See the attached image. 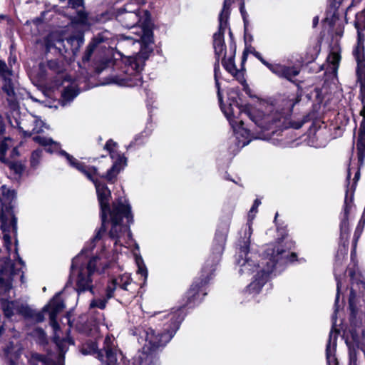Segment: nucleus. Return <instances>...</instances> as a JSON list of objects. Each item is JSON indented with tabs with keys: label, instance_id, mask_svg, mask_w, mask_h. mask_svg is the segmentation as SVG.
<instances>
[{
	"label": "nucleus",
	"instance_id": "obj_1",
	"mask_svg": "<svg viewBox=\"0 0 365 365\" xmlns=\"http://www.w3.org/2000/svg\"><path fill=\"white\" fill-rule=\"evenodd\" d=\"M219 64H215L214 76L220 108L233 128L239 145L244 147L252 139L270 140L272 135L283 127L284 114L272 105L261 106L259 108L250 104L239 106L232 96L237 94L233 90L228 93L230 101L229 106L224 105L219 83Z\"/></svg>",
	"mask_w": 365,
	"mask_h": 365
},
{
	"label": "nucleus",
	"instance_id": "obj_2",
	"mask_svg": "<svg viewBox=\"0 0 365 365\" xmlns=\"http://www.w3.org/2000/svg\"><path fill=\"white\" fill-rule=\"evenodd\" d=\"M60 153L66 158L72 167L83 173L95 185L101 207L102 226L94 237L93 241L101 245L106 241H113V251L120 252V250L118 247L128 245V241L131 239L128 225L122 222L124 218L126 219L127 223L133 220L130 205L125 200L120 199L113 202L110 209V190L103 182L94 178L97 175V169L95 167H86L64 150Z\"/></svg>",
	"mask_w": 365,
	"mask_h": 365
},
{
	"label": "nucleus",
	"instance_id": "obj_3",
	"mask_svg": "<svg viewBox=\"0 0 365 365\" xmlns=\"http://www.w3.org/2000/svg\"><path fill=\"white\" fill-rule=\"evenodd\" d=\"M250 239L244 237L240 245V252L237 258L239 273L241 275L254 274V279L246 287L245 294L248 300L255 299L259 294L262 287L269 279V274L279 264H284L295 259L294 253L289 254L280 243L269 245L265 250L264 256L262 257L260 264L258 262L256 254L249 251Z\"/></svg>",
	"mask_w": 365,
	"mask_h": 365
},
{
	"label": "nucleus",
	"instance_id": "obj_4",
	"mask_svg": "<svg viewBox=\"0 0 365 365\" xmlns=\"http://www.w3.org/2000/svg\"><path fill=\"white\" fill-rule=\"evenodd\" d=\"M152 53L151 47H141L138 53L126 56L117 51L116 47H88L85 51L83 61H89L92 55L95 54V68L98 73H101L106 68L121 61L123 63V74L112 76V82L119 86H136L142 83L141 72L145 61Z\"/></svg>",
	"mask_w": 365,
	"mask_h": 365
},
{
	"label": "nucleus",
	"instance_id": "obj_5",
	"mask_svg": "<svg viewBox=\"0 0 365 365\" xmlns=\"http://www.w3.org/2000/svg\"><path fill=\"white\" fill-rule=\"evenodd\" d=\"M106 241L101 245L93 241L88 247L83 249L81 252L73 259L71 265V277L75 279L76 290L78 292L90 291L93 292V280L103 273L109 262V251L106 250Z\"/></svg>",
	"mask_w": 365,
	"mask_h": 365
},
{
	"label": "nucleus",
	"instance_id": "obj_6",
	"mask_svg": "<svg viewBox=\"0 0 365 365\" xmlns=\"http://www.w3.org/2000/svg\"><path fill=\"white\" fill-rule=\"evenodd\" d=\"M0 83L2 91L6 95L8 110L6 111V115L11 127L18 128L24 136L39 133L43 132L44 128H47L46 123L36 115L29 113L21 117L15 93L18 85L17 76L1 60H0Z\"/></svg>",
	"mask_w": 365,
	"mask_h": 365
},
{
	"label": "nucleus",
	"instance_id": "obj_7",
	"mask_svg": "<svg viewBox=\"0 0 365 365\" xmlns=\"http://www.w3.org/2000/svg\"><path fill=\"white\" fill-rule=\"evenodd\" d=\"M22 267L23 262L21 259L13 262L8 259H0V300L3 312L6 317H11L18 313L25 317L34 318L37 322H41L43 317L41 314H34L29 307L20 304L16 301H9L7 299L11 297L10 292L12 291L14 284L19 281L24 283Z\"/></svg>",
	"mask_w": 365,
	"mask_h": 365
},
{
	"label": "nucleus",
	"instance_id": "obj_8",
	"mask_svg": "<svg viewBox=\"0 0 365 365\" xmlns=\"http://www.w3.org/2000/svg\"><path fill=\"white\" fill-rule=\"evenodd\" d=\"M227 233V227H225L222 230H218L217 231L214 240L215 245L212 259H209L206 261L205 264L202 269L200 282L197 283L195 282L193 283L190 290L187 292V304L192 303L195 304L200 302L198 300L200 285L202 286L203 284H207L212 278L215 270V267L220 262V257L223 252Z\"/></svg>",
	"mask_w": 365,
	"mask_h": 365
},
{
	"label": "nucleus",
	"instance_id": "obj_9",
	"mask_svg": "<svg viewBox=\"0 0 365 365\" xmlns=\"http://www.w3.org/2000/svg\"><path fill=\"white\" fill-rule=\"evenodd\" d=\"M184 316L182 308H179L170 313H165L163 317L164 319H168L170 324L165 329V331L160 334H156L153 329L148 328L145 331L146 344H145L144 349L147 348L148 350L155 351L159 347L165 346L179 329L180 324L184 319Z\"/></svg>",
	"mask_w": 365,
	"mask_h": 365
},
{
	"label": "nucleus",
	"instance_id": "obj_10",
	"mask_svg": "<svg viewBox=\"0 0 365 365\" xmlns=\"http://www.w3.org/2000/svg\"><path fill=\"white\" fill-rule=\"evenodd\" d=\"M353 53L357 63L356 74L360 83V96L363 105L361 110L363 120L359 127L356 144L359 163L362 164L365 158V47H356Z\"/></svg>",
	"mask_w": 365,
	"mask_h": 365
},
{
	"label": "nucleus",
	"instance_id": "obj_11",
	"mask_svg": "<svg viewBox=\"0 0 365 365\" xmlns=\"http://www.w3.org/2000/svg\"><path fill=\"white\" fill-rule=\"evenodd\" d=\"M2 199L0 198V220L1 222V229L3 232V238L6 246L11 243L10 232H16V218L11 211L10 204L15 198V192L6 187H1Z\"/></svg>",
	"mask_w": 365,
	"mask_h": 365
},
{
	"label": "nucleus",
	"instance_id": "obj_12",
	"mask_svg": "<svg viewBox=\"0 0 365 365\" xmlns=\"http://www.w3.org/2000/svg\"><path fill=\"white\" fill-rule=\"evenodd\" d=\"M48 68L57 74L55 80L56 86H63V90L61 93V104L62 106H66L78 95L76 82H71L70 76L64 74L66 70L63 63H59L57 60H51L48 62Z\"/></svg>",
	"mask_w": 365,
	"mask_h": 365
},
{
	"label": "nucleus",
	"instance_id": "obj_13",
	"mask_svg": "<svg viewBox=\"0 0 365 365\" xmlns=\"http://www.w3.org/2000/svg\"><path fill=\"white\" fill-rule=\"evenodd\" d=\"M344 0H331L329 7L327 11L325 21L329 22V28L322 29L317 39V46L324 43L327 46H339V41L343 31L341 30L334 32L335 23L339 19L338 9Z\"/></svg>",
	"mask_w": 365,
	"mask_h": 365
},
{
	"label": "nucleus",
	"instance_id": "obj_14",
	"mask_svg": "<svg viewBox=\"0 0 365 365\" xmlns=\"http://www.w3.org/2000/svg\"><path fill=\"white\" fill-rule=\"evenodd\" d=\"M135 288L136 284L132 282L130 275L128 273L123 274L116 278H113L108 284L106 289V299L99 298L93 299L91 302L90 306L92 308L98 307L103 309L106 307L107 300L115 296L114 292H120L121 290L129 291L134 294Z\"/></svg>",
	"mask_w": 365,
	"mask_h": 365
},
{
	"label": "nucleus",
	"instance_id": "obj_15",
	"mask_svg": "<svg viewBox=\"0 0 365 365\" xmlns=\"http://www.w3.org/2000/svg\"><path fill=\"white\" fill-rule=\"evenodd\" d=\"M114 339L110 336H107L103 342V346L99 349L95 342L88 344V350L83 349L84 354H96V357L106 365H120L117 363L118 354L120 356L122 354L116 349L113 344Z\"/></svg>",
	"mask_w": 365,
	"mask_h": 365
},
{
	"label": "nucleus",
	"instance_id": "obj_16",
	"mask_svg": "<svg viewBox=\"0 0 365 365\" xmlns=\"http://www.w3.org/2000/svg\"><path fill=\"white\" fill-rule=\"evenodd\" d=\"M64 41L73 46L76 41L77 46H81L84 43V34L83 31H78L76 34H70L66 27H58L51 30L44 37V46H56V43H63Z\"/></svg>",
	"mask_w": 365,
	"mask_h": 365
},
{
	"label": "nucleus",
	"instance_id": "obj_17",
	"mask_svg": "<svg viewBox=\"0 0 365 365\" xmlns=\"http://www.w3.org/2000/svg\"><path fill=\"white\" fill-rule=\"evenodd\" d=\"M105 149L110 153V156L113 160L112 167L107 171L105 178L108 182H113L118 174L126 165V158L117 151V143L113 140H109L105 145Z\"/></svg>",
	"mask_w": 365,
	"mask_h": 365
},
{
	"label": "nucleus",
	"instance_id": "obj_18",
	"mask_svg": "<svg viewBox=\"0 0 365 365\" xmlns=\"http://www.w3.org/2000/svg\"><path fill=\"white\" fill-rule=\"evenodd\" d=\"M230 16V1L224 0L222 9L219 14L218 31L213 34L212 46H225V32L229 26Z\"/></svg>",
	"mask_w": 365,
	"mask_h": 365
},
{
	"label": "nucleus",
	"instance_id": "obj_19",
	"mask_svg": "<svg viewBox=\"0 0 365 365\" xmlns=\"http://www.w3.org/2000/svg\"><path fill=\"white\" fill-rule=\"evenodd\" d=\"M217 61L221 60L225 70L233 76L240 73L236 68L234 59L236 54V47H215Z\"/></svg>",
	"mask_w": 365,
	"mask_h": 365
},
{
	"label": "nucleus",
	"instance_id": "obj_20",
	"mask_svg": "<svg viewBox=\"0 0 365 365\" xmlns=\"http://www.w3.org/2000/svg\"><path fill=\"white\" fill-rule=\"evenodd\" d=\"M359 177H360V172L358 170L355 173L352 185H351L350 187H348L346 191L343 218H342L341 224H340V228H341V233L346 234L349 230L348 215L352 208L354 191L355 189L356 184L359 179Z\"/></svg>",
	"mask_w": 365,
	"mask_h": 365
},
{
	"label": "nucleus",
	"instance_id": "obj_21",
	"mask_svg": "<svg viewBox=\"0 0 365 365\" xmlns=\"http://www.w3.org/2000/svg\"><path fill=\"white\" fill-rule=\"evenodd\" d=\"M57 336H55L54 339L56 343V345L59 349V354L57 357V361H55L52 356H48L45 357L39 354L35 353L33 354L29 359L30 365H63V354L66 351V349H64L63 346V343H58L57 341Z\"/></svg>",
	"mask_w": 365,
	"mask_h": 365
},
{
	"label": "nucleus",
	"instance_id": "obj_22",
	"mask_svg": "<svg viewBox=\"0 0 365 365\" xmlns=\"http://www.w3.org/2000/svg\"><path fill=\"white\" fill-rule=\"evenodd\" d=\"M64 307V303L61 299L60 294L58 293L53 297L49 304L43 309V312H48V314L50 324L55 332H56L59 329V325L56 321V316L63 310Z\"/></svg>",
	"mask_w": 365,
	"mask_h": 365
},
{
	"label": "nucleus",
	"instance_id": "obj_23",
	"mask_svg": "<svg viewBox=\"0 0 365 365\" xmlns=\"http://www.w3.org/2000/svg\"><path fill=\"white\" fill-rule=\"evenodd\" d=\"M338 332L332 329L330 331L329 340L327 344L326 356L328 365H338L337 359L335 356L336 338ZM349 365H356V361L351 358Z\"/></svg>",
	"mask_w": 365,
	"mask_h": 365
},
{
	"label": "nucleus",
	"instance_id": "obj_24",
	"mask_svg": "<svg viewBox=\"0 0 365 365\" xmlns=\"http://www.w3.org/2000/svg\"><path fill=\"white\" fill-rule=\"evenodd\" d=\"M115 17L118 21L127 29L133 28L141 21V15H138L137 13L126 12L118 9L115 12Z\"/></svg>",
	"mask_w": 365,
	"mask_h": 365
},
{
	"label": "nucleus",
	"instance_id": "obj_25",
	"mask_svg": "<svg viewBox=\"0 0 365 365\" xmlns=\"http://www.w3.org/2000/svg\"><path fill=\"white\" fill-rule=\"evenodd\" d=\"M271 71L279 76L294 82V78L300 73V69L297 66H286L281 64H274L271 67Z\"/></svg>",
	"mask_w": 365,
	"mask_h": 365
},
{
	"label": "nucleus",
	"instance_id": "obj_26",
	"mask_svg": "<svg viewBox=\"0 0 365 365\" xmlns=\"http://www.w3.org/2000/svg\"><path fill=\"white\" fill-rule=\"evenodd\" d=\"M7 151L10 152L11 158L19 155L17 149L16 147H14L13 140L10 138H4L0 143V162L3 163H9V158L6 157Z\"/></svg>",
	"mask_w": 365,
	"mask_h": 365
},
{
	"label": "nucleus",
	"instance_id": "obj_27",
	"mask_svg": "<svg viewBox=\"0 0 365 365\" xmlns=\"http://www.w3.org/2000/svg\"><path fill=\"white\" fill-rule=\"evenodd\" d=\"M89 13L86 11L85 6L76 10L75 15H68L67 19L73 26H89Z\"/></svg>",
	"mask_w": 365,
	"mask_h": 365
},
{
	"label": "nucleus",
	"instance_id": "obj_28",
	"mask_svg": "<svg viewBox=\"0 0 365 365\" xmlns=\"http://www.w3.org/2000/svg\"><path fill=\"white\" fill-rule=\"evenodd\" d=\"M34 140L42 146L46 147V150L49 153H54L60 149V144L53 141L51 138L42 136L34 137Z\"/></svg>",
	"mask_w": 365,
	"mask_h": 365
},
{
	"label": "nucleus",
	"instance_id": "obj_29",
	"mask_svg": "<svg viewBox=\"0 0 365 365\" xmlns=\"http://www.w3.org/2000/svg\"><path fill=\"white\" fill-rule=\"evenodd\" d=\"M260 201L259 200H255L248 214L247 227H246L244 234V237H248V239H250V237L252 234V221L255 217V213L257 212V210Z\"/></svg>",
	"mask_w": 365,
	"mask_h": 365
},
{
	"label": "nucleus",
	"instance_id": "obj_30",
	"mask_svg": "<svg viewBox=\"0 0 365 365\" xmlns=\"http://www.w3.org/2000/svg\"><path fill=\"white\" fill-rule=\"evenodd\" d=\"M56 51L60 53L61 56H63V58L68 61L71 62L74 60L75 56L76 55L78 47H53Z\"/></svg>",
	"mask_w": 365,
	"mask_h": 365
},
{
	"label": "nucleus",
	"instance_id": "obj_31",
	"mask_svg": "<svg viewBox=\"0 0 365 365\" xmlns=\"http://www.w3.org/2000/svg\"><path fill=\"white\" fill-rule=\"evenodd\" d=\"M341 59L340 53L338 51L331 50L327 56V62L332 72L336 73Z\"/></svg>",
	"mask_w": 365,
	"mask_h": 365
},
{
	"label": "nucleus",
	"instance_id": "obj_32",
	"mask_svg": "<svg viewBox=\"0 0 365 365\" xmlns=\"http://www.w3.org/2000/svg\"><path fill=\"white\" fill-rule=\"evenodd\" d=\"M153 31L152 28L148 25H145L143 27V34L140 36V46H149L153 43Z\"/></svg>",
	"mask_w": 365,
	"mask_h": 365
},
{
	"label": "nucleus",
	"instance_id": "obj_33",
	"mask_svg": "<svg viewBox=\"0 0 365 365\" xmlns=\"http://www.w3.org/2000/svg\"><path fill=\"white\" fill-rule=\"evenodd\" d=\"M43 150L41 149H37L32 152L30 158V166L32 169H37L42 160Z\"/></svg>",
	"mask_w": 365,
	"mask_h": 365
},
{
	"label": "nucleus",
	"instance_id": "obj_34",
	"mask_svg": "<svg viewBox=\"0 0 365 365\" xmlns=\"http://www.w3.org/2000/svg\"><path fill=\"white\" fill-rule=\"evenodd\" d=\"M136 264L138 266L137 273L143 277V280L145 282L148 277V270L143 262L141 257H137L135 259Z\"/></svg>",
	"mask_w": 365,
	"mask_h": 365
},
{
	"label": "nucleus",
	"instance_id": "obj_35",
	"mask_svg": "<svg viewBox=\"0 0 365 365\" xmlns=\"http://www.w3.org/2000/svg\"><path fill=\"white\" fill-rule=\"evenodd\" d=\"M118 10L126 12L137 13L138 15H141L140 6L138 4L135 2L127 3L122 7L118 8Z\"/></svg>",
	"mask_w": 365,
	"mask_h": 365
},
{
	"label": "nucleus",
	"instance_id": "obj_36",
	"mask_svg": "<svg viewBox=\"0 0 365 365\" xmlns=\"http://www.w3.org/2000/svg\"><path fill=\"white\" fill-rule=\"evenodd\" d=\"M354 26L357 31L365 30V9L356 14Z\"/></svg>",
	"mask_w": 365,
	"mask_h": 365
},
{
	"label": "nucleus",
	"instance_id": "obj_37",
	"mask_svg": "<svg viewBox=\"0 0 365 365\" xmlns=\"http://www.w3.org/2000/svg\"><path fill=\"white\" fill-rule=\"evenodd\" d=\"M59 2H64L66 0H58ZM85 6L84 0H68L66 8H71L74 10H77L80 8H83Z\"/></svg>",
	"mask_w": 365,
	"mask_h": 365
},
{
	"label": "nucleus",
	"instance_id": "obj_38",
	"mask_svg": "<svg viewBox=\"0 0 365 365\" xmlns=\"http://www.w3.org/2000/svg\"><path fill=\"white\" fill-rule=\"evenodd\" d=\"M32 336L36 338L40 344H43L46 341V333L41 328L35 329L32 332Z\"/></svg>",
	"mask_w": 365,
	"mask_h": 365
},
{
	"label": "nucleus",
	"instance_id": "obj_39",
	"mask_svg": "<svg viewBox=\"0 0 365 365\" xmlns=\"http://www.w3.org/2000/svg\"><path fill=\"white\" fill-rule=\"evenodd\" d=\"M365 209L364 210L361 218L359 222V225L356 228L355 232H354V238L356 240L359 237L361 233L362 232L364 225L365 224Z\"/></svg>",
	"mask_w": 365,
	"mask_h": 365
},
{
	"label": "nucleus",
	"instance_id": "obj_40",
	"mask_svg": "<svg viewBox=\"0 0 365 365\" xmlns=\"http://www.w3.org/2000/svg\"><path fill=\"white\" fill-rule=\"evenodd\" d=\"M6 164L8 165L10 169L14 170L16 174H21L23 171V167L20 163L11 162L9 159V163Z\"/></svg>",
	"mask_w": 365,
	"mask_h": 365
},
{
	"label": "nucleus",
	"instance_id": "obj_41",
	"mask_svg": "<svg viewBox=\"0 0 365 365\" xmlns=\"http://www.w3.org/2000/svg\"><path fill=\"white\" fill-rule=\"evenodd\" d=\"M355 297H356V293L354 292V289H351L350 292V296H349V307L351 311L352 314H354V312L356 310V306L355 304Z\"/></svg>",
	"mask_w": 365,
	"mask_h": 365
},
{
	"label": "nucleus",
	"instance_id": "obj_42",
	"mask_svg": "<svg viewBox=\"0 0 365 365\" xmlns=\"http://www.w3.org/2000/svg\"><path fill=\"white\" fill-rule=\"evenodd\" d=\"M244 41L245 46H251L253 41V37L249 32L248 27H244Z\"/></svg>",
	"mask_w": 365,
	"mask_h": 365
},
{
	"label": "nucleus",
	"instance_id": "obj_43",
	"mask_svg": "<svg viewBox=\"0 0 365 365\" xmlns=\"http://www.w3.org/2000/svg\"><path fill=\"white\" fill-rule=\"evenodd\" d=\"M250 53H252L253 56H255L256 58H257L264 66H266L270 71L271 67L274 66V65L269 63L267 61H266L261 56V54L257 51H250Z\"/></svg>",
	"mask_w": 365,
	"mask_h": 365
},
{
	"label": "nucleus",
	"instance_id": "obj_44",
	"mask_svg": "<svg viewBox=\"0 0 365 365\" xmlns=\"http://www.w3.org/2000/svg\"><path fill=\"white\" fill-rule=\"evenodd\" d=\"M250 53H252L253 56H255L256 58H257L264 66H266L270 71L271 67L274 66V65L269 63L267 61H266L261 56V54L257 51H250Z\"/></svg>",
	"mask_w": 365,
	"mask_h": 365
},
{
	"label": "nucleus",
	"instance_id": "obj_45",
	"mask_svg": "<svg viewBox=\"0 0 365 365\" xmlns=\"http://www.w3.org/2000/svg\"><path fill=\"white\" fill-rule=\"evenodd\" d=\"M65 9H67L66 6H65V7H59L58 5H54L52 7V11L53 12H55L56 14H58L59 15H61V16L67 18V16H68V14H67L65 12Z\"/></svg>",
	"mask_w": 365,
	"mask_h": 365
},
{
	"label": "nucleus",
	"instance_id": "obj_46",
	"mask_svg": "<svg viewBox=\"0 0 365 365\" xmlns=\"http://www.w3.org/2000/svg\"><path fill=\"white\" fill-rule=\"evenodd\" d=\"M335 278H336V290H337L336 299H335V306H336L338 301H339V290L341 288V282H340L339 277L337 276V274L336 273H335Z\"/></svg>",
	"mask_w": 365,
	"mask_h": 365
},
{
	"label": "nucleus",
	"instance_id": "obj_47",
	"mask_svg": "<svg viewBox=\"0 0 365 365\" xmlns=\"http://www.w3.org/2000/svg\"><path fill=\"white\" fill-rule=\"evenodd\" d=\"M363 30L357 31V44L356 46H363L364 41V36L361 33Z\"/></svg>",
	"mask_w": 365,
	"mask_h": 365
},
{
	"label": "nucleus",
	"instance_id": "obj_48",
	"mask_svg": "<svg viewBox=\"0 0 365 365\" xmlns=\"http://www.w3.org/2000/svg\"><path fill=\"white\" fill-rule=\"evenodd\" d=\"M103 42V38L101 36H98L93 38V41L89 43L88 46H98L99 43Z\"/></svg>",
	"mask_w": 365,
	"mask_h": 365
},
{
	"label": "nucleus",
	"instance_id": "obj_49",
	"mask_svg": "<svg viewBox=\"0 0 365 365\" xmlns=\"http://www.w3.org/2000/svg\"><path fill=\"white\" fill-rule=\"evenodd\" d=\"M244 91L251 98H254L255 97V96L252 95V91L251 89L249 88L248 85L247 84H245L244 85Z\"/></svg>",
	"mask_w": 365,
	"mask_h": 365
},
{
	"label": "nucleus",
	"instance_id": "obj_50",
	"mask_svg": "<svg viewBox=\"0 0 365 365\" xmlns=\"http://www.w3.org/2000/svg\"><path fill=\"white\" fill-rule=\"evenodd\" d=\"M248 53H249L248 49H247V48L245 49V51H243V53H242V63H243L246 61Z\"/></svg>",
	"mask_w": 365,
	"mask_h": 365
},
{
	"label": "nucleus",
	"instance_id": "obj_51",
	"mask_svg": "<svg viewBox=\"0 0 365 365\" xmlns=\"http://www.w3.org/2000/svg\"><path fill=\"white\" fill-rule=\"evenodd\" d=\"M229 36H230V46H232V44H234V46H235V42L234 41V39H233V34L230 29V28H229Z\"/></svg>",
	"mask_w": 365,
	"mask_h": 365
},
{
	"label": "nucleus",
	"instance_id": "obj_52",
	"mask_svg": "<svg viewBox=\"0 0 365 365\" xmlns=\"http://www.w3.org/2000/svg\"><path fill=\"white\" fill-rule=\"evenodd\" d=\"M33 22L36 25L40 24L43 22V19L42 17H36L33 20Z\"/></svg>",
	"mask_w": 365,
	"mask_h": 365
},
{
	"label": "nucleus",
	"instance_id": "obj_53",
	"mask_svg": "<svg viewBox=\"0 0 365 365\" xmlns=\"http://www.w3.org/2000/svg\"><path fill=\"white\" fill-rule=\"evenodd\" d=\"M318 24H319V17L317 16H314L312 20L313 27H316L318 25Z\"/></svg>",
	"mask_w": 365,
	"mask_h": 365
},
{
	"label": "nucleus",
	"instance_id": "obj_54",
	"mask_svg": "<svg viewBox=\"0 0 365 365\" xmlns=\"http://www.w3.org/2000/svg\"><path fill=\"white\" fill-rule=\"evenodd\" d=\"M4 128V125L2 117L0 115V133L3 132Z\"/></svg>",
	"mask_w": 365,
	"mask_h": 365
},
{
	"label": "nucleus",
	"instance_id": "obj_55",
	"mask_svg": "<svg viewBox=\"0 0 365 365\" xmlns=\"http://www.w3.org/2000/svg\"><path fill=\"white\" fill-rule=\"evenodd\" d=\"M139 4H145L148 3V0H138Z\"/></svg>",
	"mask_w": 365,
	"mask_h": 365
},
{
	"label": "nucleus",
	"instance_id": "obj_56",
	"mask_svg": "<svg viewBox=\"0 0 365 365\" xmlns=\"http://www.w3.org/2000/svg\"><path fill=\"white\" fill-rule=\"evenodd\" d=\"M4 331V326L2 324H0V335L2 334Z\"/></svg>",
	"mask_w": 365,
	"mask_h": 365
},
{
	"label": "nucleus",
	"instance_id": "obj_57",
	"mask_svg": "<svg viewBox=\"0 0 365 365\" xmlns=\"http://www.w3.org/2000/svg\"><path fill=\"white\" fill-rule=\"evenodd\" d=\"M350 176H351V169H350V168H349V169H348L347 180H349V179Z\"/></svg>",
	"mask_w": 365,
	"mask_h": 365
},
{
	"label": "nucleus",
	"instance_id": "obj_58",
	"mask_svg": "<svg viewBox=\"0 0 365 365\" xmlns=\"http://www.w3.org/2000/svg\"><path fill=\"white\" fill-rule=\"evenodd\" d=\"M6 18V16L5 15H0V20L5 19Z\"/></svg>",
	"mask_w": 365,
	"mask_h": 365
},
{
	"label": "nucleus",
	"instance_id": "obj_59",
	"mask_svg": "<svg viewBox=\"0 0 365 365\" xmlns=\"http://www.w3.org/2000/svg\"><path fill=\"white\" fill-rule=\"evenodd\" d=\"M350 275H351V278H353V275H352V272H350Z\"/></svg>",
	"mask_w": 365,
	"mask_h": 365
},
{
	"label": "nucleus",
	"instance_id": "obj_60",
	"mask_svg": "<svg viewBox=\"0 0 365 365\" xmlns=\"http://www.w3.org/2000/svg\"><path fill=\"white\" fill-rule=\"evenodd\" d=\"M44 14H45V12H44V11H43V12L41 13V16H44Z\"/></svg>",
	"mask_w": 365,
	"mask_h": 365
},
{
	"label": "nucleus",
	"instance_id": "obj_61",
	"mask_svg": "<svg viewBox=\"0 0 365 365\" xmlns=\"http://www.w3.org/2000/svg\"><path fill=\"white\" fill-rule=\"evenodd\" d=\"M145 14H149V12L148 11H145Z\"/></svg>",
	"mask_w": 365,
	"mask_h": 365
}]
</instances>
